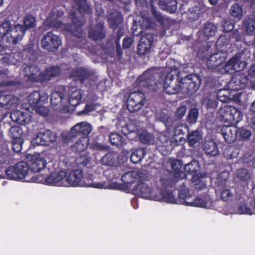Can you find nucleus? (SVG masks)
<instances>
[{"mask_svg":"<svg viewBox=\"0 0 255 255\" xmlns=\"http://www.w3.org/2000/svg\"><path fill=\"white\" fill-rule=\"evenodd\" d=\"M23 72L27 82L33 84H45L59 77L62 73V69L58 65H52L41 71L39 66L29 65L24 68Z\"/></svg>","mask_w":255,"mask_h":255,"instance_id":"f257e3e1","label":"nucleus"},{"mask_svg":"<svg viewBox=\"0 0 255 255\" xmlns=\"http://www.w3.org/2000/svg\"><path fill=\"white\" fill-rule=\"evenodd\" d=\"M64 12L57 9H52L47 18L48 25L54 28H62L71 35H74L75 31L79 32L83 25V20L76 15V12H72L70 17L72 19V24H64L62 22Z\"/></svg>","mask_w":255,"mask_h":255,"instance_id":"f03ea898","label":"nucleus"},{"mask_svg":"<svg viewBox=\"0 0 255 255\" xmlns=\"http://www.w3.org/2000/svg\"><path fill=\"white\" fill-rule=\"evenodd\" d=\"M171 166L174 172L170 170H164L161 173L160 177V182L163 187L174 186L176 182L179 180L178 176L180 174L186 176L185 173L180 171L182 166V162L181 160L175 159L171 161Z\"/></svg>","mask_w":255,"mask_h":255,"instance_id":"7ed1b4c3","label":"nucleus"},{"mask_svg":"<svg viewBox=\"0 0 255 255\" xmlns=\"http://www.w3.org/2000/svg\"><path fill=\"white\" fill-rule=\"evenodd\" d=\"M92 129V126L89 123L86 122H80L72 127L68 132L62 133L61 137L65 143H69L77 137L88 138Z\"/></svg>","mask_w":255,"mask_h":255,"instance_id":"20e7f679","label":"nucleus"},{"mask_svg":"<svg viewBox=\"0 0 255 255\" xmlns=\"http://www.w3.org/2000/svg\"><path fill=\"white\" fill-rule=\"evenodd\" d=\"M219 120L228 124H237L243 118L242 112L236 107L225 105L221 107L218 113Z\"/></svg>","mask_w":255,"mask_h":255,"instance_id":"39448f33","label":"nucleus"},{"mask_svg":"<svg viewBox=\"0 0 255 255\" xmlns=\"http://www.w3.org/2000/svg\"><path fill=\"white\" fill-rule=\"evenodd\" d=\"M159 77V74L154 68H149L141 75L138 77L136 83L140 88H146L151 91H155L157 88L155 79Z\"/></svg>","mask_w":255,"mask_h":255,"instance_id":"423d86ee","label":"nucleus"},{"mask_svg":"<svg viewBox=\"0 0 255 255\" xmlns=\"http://www.w3.org/2000/svg\"><path fill=\"white\" fill-rule=\"evenodd\" d=\"M9 25L6 30V42L9 44H16L21 40L25 32V29L20 24H11L10 21H5Z\"/></svg>","mask_w":255,"mask_h":255,"instance_id":"0eeeda50","label":"nucleus"},{"mask_svg":"<svg viewBox=\"0 0 255 255\" xmlns=\"http://www.w3.org/2000/svg\"><path fill=\"white\" fill-rule=\"evenodd\" d=\"M28 171V163L23 161L19 162L14 166H9L5 170L7 178L15 180L24 179L27 175Z\"/></svg>","mask_w":255,"mask_h":255,"instance_id":"6e6552de","label":"nucleus"},{"mask_svg":"<svg viewBox=\"0 0 255 255\" xmlns=\"http://www.w3.org/2000/svg\"><path fill=\"white\" fill-rule=\"evenodd\" d=\"M145 102V95L141 91L132 92L129 95L127 100V108L131 113L138 111L142 108Z\"/></svg>","mask_w":255,"mask_h":255,"instance_id":"1a4fd4ad","label":"nucleus"},{"mask_svg":"<svg viewBox=\"0 0 255 255\" xmlns=\"http://www.w3.org/2000/svg\"><path fill=\"white\" fill-rule=\"evenodd\" d=\"M67 173L63 171L52 172L49 175L46 177L41 175H37L32 177L31 179L32 182H42L48 185H59V183L66 176Z\"/></svg>","mask_w":255,"mask_h":255,"instance_id":"9d476101","label":"nucleus"},{"mask_svg":"<svg viewBox=\"0 0 255 255\" xmlns=\"http://www.w3.org/2000/svg\"><path fill=\"white\" fill-rule=\"evenodd\" d=\"M61 43L60 37L54 34L52 32H48L44 35L41 40L42 47L50 52H53L57 50Z\"/></svg>","mask_w":255,"mask_h":255,"instance_id":"9b49d317","label":"nucleus"},{"mask_svg":"<svg viewBox=\"0 0 255 255\" xmlns=\"http://www.w3.org/2000/svg\"><path fill=\"white\" fill-rule=\"evenodd\" d=\"M56 134L49 129L39 132L32 140L34 145L49 146L54 143L57 139Z\"/></svg>","mask_w":255,"mask_h":255,"instance_id":"f8f14e48","label":"nucleus"},{"mask_svg":"<svg viewBox=\"0 0 255 255\" xmlns=\"http://www.w3.org/2000/svg\"><path fill=\"white\" fill-rule=\"evenodd\" d=\"M241 57L240 54H236L230 58L224 65L225 72L233 74L235 72H240L244 70L247 64L241 60Z\"/></svg>","mask_w":255,"mask_h":255,"instance_id":"ddd939ff","label":"nucleus"},{"mask_svg":"<svg viewBox=\"0 0 255 255\" xmlns=\"http://www.w3.org/2000/svg\"><path fill=\"white\" fill-rule=\"evenodd\" d=\"M180 80L174 81V75L172 71L168 72L163 83L164 91L169 95L176 94L181 91Z\"/></svg>","mask_w":255,"mask_h":255,"instance_id":"4468645a","label":"nucleus"},{"mask_svg":"<svg viewBox=\"0 0 255 255\" xmlns=\"http://www.w3.org/2000/svg\"><path fill=\"white\" fill-rule=\"evenodd\" d=\"M248 79L247 75L244 73H236L232 76L228 83V88L230 91H238L247 86Z\"/></svg>","mask_w":255,"mask_h":255,"instance_id":"2eb2a0df","label":"nucleus"},{"mask_svg":"<svg viewBox=\"0 0 255 255\" xmlns=\"http://www.w3.org/2000/svg\"><path fill=\"white\" fill-rule=\"evenodd\" d=\"M192 77V75H188L180 80L182 93L192 95L199 88V82L194 81Z\"/></svg>","mask_w":255,"mask_h":255,"instance_id":"dca6fc26","label":"nucleus"},{"mask_svg":"<svg viewBox=\"0 0 255 255\" xmlns=\"http://www.w3.org/2000/svg\"><path fill=\"white\" fill-rule=\"evenodd\" d=\"M153 40L154 36L152 33L146 32L142 34L137 45L138 54L144 55L148 53L153 44Z\"/></svg>","mask_w":255,"mask_h":255,"instance_id":"f3484780","label":"nucleus"},{"mask_svg":"<svg viewBox=\"0 0 255 255\" xmlns=\"http://www.w3.org/2000/svg\"><path fill=\"white\" fill-rule=\"evenodd\" d=\"M234 125H224L221 128V134L227 143H231L237 139L238 127Z\"/></svg>","mask_w":255,"mask_h":255,"instance_id":"a211bd4d","label":"nucleus"},{"mask_svg":"<svg viewBox=\"0 0 255 255\" xmlns=\"http://www.w3.org/2000/svg\"><path fill=\"white\" fill-rule=\"evenodd\" d=\"M93 73L89 69L84 67H77L70 70L69 77L74 78L76 81L83 83L85 80L91 77Z\"/></svg>","mask_w":255,"mask_h":255,"instance_id":"6ab92c4d","label":"nucleus"},{"mask_svg":"<svg viewBox=\"0 0 255 255\" xmlns=\"http://www.w3.org/2000/svg\"><path fill=\"white\" fill-rule=\"evenodd\" d=\"M48 97V95L45 92L34 91L27 96V101L29 106L33 108L39 104H44L47 101Z\"/></svg>","mask_w":255,"mask_h":255,"instance_id":"aec40b11","label":"nucleus"},{"mask_svg":"<svg viewBox=\"0 0 255 255\" xmlns=\"http://www.w3.org/2000/svg\"><path fill=\"white\" fill-rule=\"evenodd\" d=\"M46 164V160L40 154L31 155L29 163L28 164V170L30 169L33 172H39L45 168Z\"/></svg>","mask_w":255,"mask_h":255,"instance_id":"412c9836","label":"nucleus"},{"mask_svg":"<svg viewBox=\"0 0 255 255\" xmlns=\"http://www.w3.org/2000/svg\"><path fill=\"white\" fill-rule=\"evenodd\" d=\"M106 35V30L104 22L101 21L88 31V36L95 41L104 39Z\"/></svg>","mask_w":255,"mask_h":255,"instance_id":"4be33fe9","label":"nucleus"},{"mask_svg":"<svg viewBox=\"0 0 255 255\" xmlns=\"http://www.w3.org/2000/svg\"><path fill=\"white\" fill-rule=\"evenodd\" d=\"M107 21L109 27L115 31L123 21V17L120 11L113 9L107 15Z\"/></svg>","mask_w":255,"mask_h":255,"instance_id":"5701e85b","label":"nucleus"},{"mask_svg":"<svg viewBox=\"0 0 255 255\" xmlns=\"http://www.w3.org/2000/svg\"><path fill=\"white\" fill-rule=\"evenodd\" d=\"M83 171L80 169H76L71 172L66 178V181L72 186H83L84 182L83 181Z\"/></svg>","mask_w":255,"mask_h":255,"instance_id":"b1692460","label":"nucleus"},{"mask_svg":"<svg viewBox=\"0 0 255 255\" xmlns=\"http://www.w3.org/2000/svg\"><path fill=\"white\" fill-rule=\"evenodd\" d=\"M12 121L21 125L28 124L32 121V117L27 112L18 110L12 111L10 114Z\"/></svg>","mask_w":255,"mask_h":255,"instance_id":"393cba45","label":"nucleus"},{"mask_svg":"<svg viewBox=\"0 0 255 255\" xmlns=\"http://www.w3.org/2000/svg\"><path fill=\"white\" fill-rule=\"evenodd\" d=\"M226 57L221 51L211 55L207 59L206 65L209 69H215L224 63Z\"/></svg>","mask_w":255,"mask_h":255,"instance_id":"a878e982","label":"nucleus"},{"mask_svg":"<svg viewBox=\"0 0 255 255\" xmlns=\"http://www.w3.org/2000/svg\"><path fill=\"white\" fill-rule=\"evenodd\" d=\"M161 185L162 189L160 191L159 196L156 197V200L168 203L176 204L177 201L173 195V191L169 189L173 186L165 187H163L161 184Z\"/></svg>","mask_w":255,"mask_h":255,"instance_id":"bb28decb","label":"nucleus"},{"mask_svg":"<svg viewBox=\"0 0 255 255\" xmlns=\"http://www.w3.org/2000/svg\"><path fill=\"white\" fill-rule=\"evenodd\" d=\"M65 98L63 92L59 91H54L51 94L50 101L53 108L55 110L63 112V110L61 108L62 101Z\"/></svg>","mask_w":255,"mask_h":255,"instance_id":"cd10ccee","label":"nucleus"},{"mask_svg":"<svg viewBox=\"0 0 255 255\" xmlns=\"http://www.w3.org/2000/svg\"><path fill=\"white\" fill-rule=\"evenodd\" d=\"M74 8L80 16L83 17L86 14L91 13V9L87 2V0H74Z\"/></svg>","mask_w":255,"mask_h":255,"instance_id":"c85d7f7f","label":"nucleus"},{"mask_svg":"<svg viewBox=\"0 0 255 255\" xmlns=\"http://www.w3.org/2000/svg\"><path fill=\"white\" fill-rule=\"evenodd\" d=\"M135 194L143 198H148L151 197L152 190L147 184L142 182H139L133 188Z\"/></svg>","mask_w":255,"mask_h":255,"instance_id":"c756f323","label":"nucleus"},{"mask_svg":"<svg viewBox=\"0 0 255 255\" xmlns=\"http://www.w3.org/2000/svg\"><path fill=\"white\" fill-rule=\"evenodd\" d=\"M34 44L31 42L27 44L21 52L22 57L29 60H35L37 58L38 52L34 49Z\"/></svg>","mask_w":255,"mask_h":255,"instance_id":"7c9ffc66","label":"nucleus"},{"mask_svg":"<svg viewBox=\"0 0 255 255\" xmlns=\"http://www.w3.org/2000/svg\"><path fill=\"white\" fill-rule=\"evenodd\" d=\"M177 3L176 0H160L158 2L160 9L170 13H173L176 11Z\"/></svg>","mask_w":255,"mask_h":255,"instance_id":"2f4dec72","label":"nucleus"},{"mask_svg":"<svg viewBox=\"0 0 255 255\" xmlns=\"http://www.w3.org/2000/svg\"><path fill=\"white\" fill-rule=\"evenodd\" d=\"M203 148L207 155L216 156L219 153L218 145L214 140H206Z\"/></svg>","mask_w":255,"mask_h":255,"instance_id":"473e14b6","label":"nucleus"},{"mask_svg":"<svg viewBox=\"0 0 255 255\" xmlns=\"http://www.w3.org/2000/svg\"><path fill=\"white\" fill-rule=\"evenodd\" d=\"M89 138H79L77 141L71 147V150L76 153H81L87 148Z\"/></svg>","mask_w":255,"mask_h":255,"instance_id":"72a5a7b5","label":"nucleus"},{"mask_svg":"<svg viewBox=\"0 0 255 255\" xmlns=\"http://www.w3.org/2000/svg\"><path fill=\"white\" fill-rule=\"evenodd\" d=\"M109 140L112 145L116 147H122L127 144L126 139L122 135L113 132L109 135Z\"/></svg>","mask_w":255,"mask_h":255,"instance_id":"f704fd0d","label":"nucleus"},{"mask_svg":"<svg viewBox=\"0 0 255 255\" xmlns=\"http://www.w3.org/2000/svg\"><path fill=\"white\" fill-rule=\"evenodd\" d=\"M8 153V143L3 139V135L0 133V165L6 163V154Z\"/></svg>","mask_w":255,"mask_h":255,"instance_id":"c9c22d12","label":"nucleus"},{"mask_svg":"<svg viewBox=\"0 0 255 255\" xmlns=\"http://www.w3.org/2000/svg\"><path fill=\"white\" fill-rule=\"evenodd\" d=\"M243 25L248 35L255 34V18L247 17L243 21Z\"/></svg>","mask_w":255,"mask_h":255,"instance_id":"e433bc0d","label":"nucleus"},{"mask_svg":"<svg viewBox=\"0 0 255 255\" xmlns=\"http://www.w3.org/2000/svg\"><path fill=\"white\" fill-rule=\"evenodd\" d=\"M146 153V151L145 148H138L135 149L130 155V160L134 163H137L141 161Z\"/></svg>","mask_w":255,"mask_h":255,"instance_id":"4c0bfd02","label":"nucleus"},{"mask_svg":"<svg viewBox=\"0 0 255 255\" xmlns=\"http://www.w3.org/2000/svg\"><path fill=\"white\" fill-rule=\"evenodd\" d=\"M82 95L80 91L78 90H75L70 94L68 102L72 107H76L81 103Z\"/></svg>","mask_w":255,"mask_h":255,"instance_id":"58836bf2","label":"nucleus"},{"mask_svg":"<svg viewBox=\"0 0 255 255\" xmlns=\"http://www.w3.org/2000/svg\"><path fill=\"white\" fill-rule=\"evenodd\" d=\"M199 163L197 161L192 160L189 163L186 164L184 167V172L187 174H195L199 169Z\"/></svg>","mask_w":255,"mask_h":255,"instance_id":"ea45409f","label":"nucleus"},{"mask_svg":"<svg viewBox=\"0 0 255 255\" xmlns=\"http://www.w3.org/2000/svg\"><path fill=\"white\" fill-rule=\"evenodd\" d=\"M217 31V26L211 22L205 23L203 29V32L204 35L208 37L214 36Z\"/></svg>","mask_w":255,"mask_h":255,"instance_id":"a19ab883","label":"nucleus"},{"mask_svg":"<svg viewBox=\"0 0 255 255\" xmlns=\"http://www.w3.org/2000/svg\"><path fill=\"white\" fill-rule=\"evenodd\" d=\"M139 138L144 144H153L155 142L154 136L146 131H142L139 134Z\"/></svg>","mask_w":255,"mask_h":255,"instance_id":"79ce46f5","label":"nucleus"},{"mask_svg":"<svg viewBox=\"0 0 255 255\" xmlns=\"http://www.w3.org/2000/svg\"><path fill=\"white\" fill-rule=\"evenodd\" d=\"M230 14L234 17L240 20L243 15L242 7L238 3H234L231 7Z\"/></svg>","mask_w":255,"mask_h":255,"instance_id":"37998d69","label":"nucleus"},{"mask_svg":"<svg viewBox=\"0 0 255 255\" xmlns=\"http://www.w3.org/2000/svg\"><path fill=\"white\" fill-rule=\"evenodd\" d=\"M237 177L241 182H245L247 185L251 178V174L248 170L245 168L239 169L237 172Z\"/></svg>","mask_w":255,"mask_h":255,"instance_id":"c03bdc74","label":"nucleus"},{"mask_svg":"<svg viewBox=\"0 0 255 255\" xmlns=\"http://www.w3.org/2000/svg\"><path fill=\"white\" fill-rule=\"evenodd\" d=\"M252 135L251 131L244 128H238V137L239 140L242 141L247 140L250 139Z\"/></svg>","mask_w":255,"mask_h":255,"instance_id":"a18cd8bd","label":"nucleus"},{"mask_svg":"<svg viewBox=\"0 0 255 255\" xmlns=\"http://www.w3.org/2000/svg\"><path fill=\"white\" fill-rule=\"evenodd\" d=\"M200 138L201 136L197 131H193L189 133L187 136L189 145L193 146L200 140Z\"/></svg>","mask_w":255,"mask_h":255,"instance_id":"49530a36","label":"nucleus"},{"mask_svg":"<svg viewBox=\"0 0 255 255\" xmlns=\"http://www.w3.org/2000/svg\"><path fill=\"white\" fill-rule=\"evenodd\" d=\"M101 162L103 165L113 166L115 163V155L113 153L108 152L102 157Z\"/></svg>","mask_w":255,"mask_h":255,"instance_id":"de8ad7c7","label":"nucleus"},{"mask_svg":"<svg viewBox=\"0 0 255 255\" xmlns=\"http://www.w3.org/2000/svg\"><path fill=\"white\" fill-rule=\"evenodd\" d=\"M185 204L190 206L206 208L207 206V202L201 198L196 197L192 202L185 201Z\"/></svg>","mask_w":255,"mask_h":255,"instance_id":"09e8293b","label":"nucleus"},{"mask_svg":"<svg viewBox=\"0 0 255 255\" xmlns=\"http://www.w3.org/2000/svg\"><path fill=\"white\" fill-rule=\"evenodd\" d=\"M23 131L19 126H12L10 128L9 131V135L11 139H16L17 138H22Z\"/></svg>","mask_w":255,"mask_h":255,"instance_id":"8fccbe9b","label":"nucleus"},{"mask_svg":"<svg viewBox=\"0 0 255 255\" xmlns=\"http://www.w3.org/2000/svg\"><path fill=\"white\" fill-rule=\"evenodd\" d=\"M35 18L34 17L30 15H27L24 17L23 20V27L25 29V31L27 29L32 28L35 26Z\"/></svg>","mask_w":255,"mask_h":255,"instance_id":"3c124183","label":"nucleus"},{"mask_svg":"<svg viewBox=\"0 0 255 255\" xmlns=\"http://www.w3.org/2000/svg\"><path fill=\"white\" fill-rule=\"evenodd\" d=\"M23 143V139L22 138L11 139V144L13 151L16 153L20 152L22 149V145Z\"/></svg>","mask_w":255,"mask_h":255,"instance_id":"603ef678","label":"nucleus"},{"mask_svg":"<svg viewBox=\"0 0 255 255\" xmlns=\"http://www.w3.org/2000/svg\"><path fill=\"white\" fill-rule=\"evenodd\" d=\"M178 196L180 199L183 200L187 199L191 197L189 189L184 183H183L180 186L179 190Z\"/></svg>","mask_w":255,"mask_h":255,"instance_id":"864d4df0","label":"nucleus"},{"mask_svg":"<svg viewBox=\"0 0 255 255\" xmlns=\"http://www.w3.org/2000/svg\"><path fill=\"white\" fill-rule=\"evenodd\" d=\"M222 25L225 32H231L234 28V21L232 19L228 18L223 20Z\"/></svg>","mask_w":255,"mask_h":255,"instance_id":"5fc2aeb1","label":"nucleus"},{"mask_svg":"<svg viewBox=\"0 0 255 255\" xmlns=\"http://www.w3.org/2000/svg\"><path fill=\"white\" fill-rule=\"evenodd\" d=\"M150 11L154 17L158 22H159L161 25L164 24L165 21L164 17L160 13V12L156 10V8L152 4H151Z\"/></svg>","mask_w":255,"mask_h":255,"instance_id":"6e6d98bb","label":"nucleus"},{"mask_svg":"<svg viewBox=\"0 0 255 255\" xmlns=\"http://www.w3.org/2000/svg\"><path fill=\"white\" fill-rule=\"evenodd\" d=\"M238 212L240 214H248L251 215L254 213V209L252 210L246 204H241L238 208Z\"/></svg>","mask_w":255,"mask_h":255,"instance_id":"4d7b16f0","label":"nucleus"},{"mask_svg":"<svg viewBox=\"0 0 255 255\" xmlns=\"http://www.w3.org/2000/svg\"><path fill=\"white\" fill-rule=\"evenodd\" d=\"M96 110V105L93 103L87 104L84 109L77 113L78 116H82L89 114Z\"/></svg>","mask_w":255,"mask_h":255,"instance_id":"13d9d810","label":"nucleus"},{"mask_svg":"<svg viewBox=\"0 0 255 255\" xmlns=\"http://www.w3.org/2000/svg\"><path fill=\"white\" fill-rule=\"evenodd\" d=\"M33 109L37 113L43 117H46L49 115V110L46 107L44 106L43 104L37 105L36 107L33 108Z\"/></svg>","mask_w":255,"mask_h":255,"instance_id":"bf43d9fd","label":"nucleus"},{"mask_svg":"<svg viewBox=\"0 0 255 255\" xmlns=\"http://www.w3.org/2000/svg\"><path fill=\"white\" fill-rule=\"evenodd\" d=\"M217 97L219 101L226 103L229 99V93L226 90H220L217 92Z\"/></svg>","mask_w":255,"mask_h":255,"instance_id":"052dcab7","label":"nucleus"},{"mask_svg":"<svg viewBox=\"0 0 255 255\" xmlns=\"http://www.w3.org/2000/svg\"><path fill=\"white\" fill-rule=\"evenodd\" d=\"M192 181L193 182H195L194 185V189L195 190L199 191L206 188L207 185L206 182L201 180L199 178L196 180L195 177H194L192 178Z\"/></svg>","mask_w":255,"mask_h":255,"instance_id":"680f3d73","label":"nucleus"},{"mask_svg":"<svg viewBox=\"0 0 255 255\" xmlns=\"http://www.w3.org/2000/svg\"><path fill=\"white\" fill-rule=\"evenodd\" d=\"M199 113L197 109H192L188 115L187 120L189 123L194 124L196 122Z\"/></svg>","mask_w":255,"mask_h":255,"instance_id":"e2e57ef3","label":"nucleus"},{"mask_svg":"<svg viewBox=\"0 0 255 255\" xmlns=\"http://www.w3.org/2000/svg\"><path fill=\"white\" fill-rule=\"evenodd\" d=\"M10 100H8L6 109H13L17 108L19 104V99L13 95H9Z\"/></svg>","mask_w":255,"mask_h":255,"instance_id":"0e129e2a","label":"nucleus"},{"mask_svg":"<svg viewBox=\"0 0 255 255\" xmlns=\"http://www.w3.org/2000/svg\"><path fill=\"white\" fill-rule=\"evenodd\" d=\"M229 41V40L226 36L224 35H221L216 41V47L218 49H220L224 46L227 45Z\"/></svg>","mask_w":255,"mask_h":255,"instance_id":"69168bd1","label":"nucleus"},{"mask_svg":"<svg viewBox=\"0 0 255 255\" xmlns=\"http://www.w3.org/2000/svg\"><path fill=\"white\" fill-rule=\"evenodd\" d=\"M155 24V22L152 21V19L150 17H148L143 18L141 26L143 28L149 29L153 27Z\"/></svg>","mask_w":255,"mask_h":255,"instance_id":"338daca9","label":"nucleus"},{"mask_svg":"<svg viewBox=\"0 0 255 255\" xmlns=\"http://www.w3.org/2000/svg\"><path fill=\"white\" fill-rule=\"evenodd\" d=\"M134 174V172H127L122 176V180L125 184H131L134 182L132 177Z\"/></svg>","mask_w":255,"mask_h":255,"instance_id":"774afa93","label":"nucleus"}]
</instances>
